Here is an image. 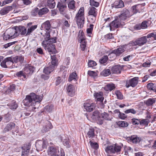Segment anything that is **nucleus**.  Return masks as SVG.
<instances>
[{"label": "nucleus", "mask_w": 156, "mask_h": 156, "mask_svg": "<svg viewBox=\"0 0 156 156\" xmlns=\"http://www.w3.org/2000/svg\"><path fill=\"white\" fill-rule=\"evenodd\" d=\"M115 88V85L113 83L108 84L105 87V89L106 91H111Z\"/></svg>", "instance_id": "31"}, {"label": "nucleus", "mask_w": 156, "mask_h": 156, "mask_svg": "<svg viewBox=\"0 0 156 156\" xmlns=\"http://www.w3.org/2000/svg\"><path fill=\"white\" fill-rule=\"evenodd\" d=\"M6 62H8V64H6L7 68L10 67L13 63L12 58L11 57H9L6 58Z\"/></svg>", "instance_id": "38"}, {"label": "nucleus", "mask_w": 156, "mask_h": 156, "mask_svg": "<svg viewBox=\"0 0 156 156\" xmlns=\"http://www.w3.org/2000/svg\"><path fill=\"white\" fill-rule=\"evenodd\" d=\"M75 20L78 27L80 28L83 27L84 23V7H81L75 17Z\"/></svg>", "instance_id": "3"}, {"label": "nucleus", "mask_w": 156, "mask_h": 156, "mask_svg": "<svg viewBox=\"0 0 156 156\" xmlns=\"http://www.w3.org/2000/svg\"><path fill=\"white\" fill-rule=\"evenodd\" d=\"M15 124L13 122H11L8 124L4 129V131L5 132H8L14 128Z\"/></svg>", "instance_id": "24"}, {"label": "nucleus", "mask_w": 156, "mask_h": 156, "mask_svg": "<svg viewBox=\"0 0 156 156\" xmlns=\"http://www.w3.org/2000/svg\"><path fill=\"white\" fill-rule=\"evenodd\" d=\"M108 59V56L107 55H105L99 60V62L101 64H104L107 62Z\"/></svg>", "instance_id": "43"}, {"label": "nucleus", "mask_w": 156, "mask_h": 156, "mask_svg": "<svg viewBox=\"0 0 156 156\" xmlns=\"http://www.w3.org/2000/svg\"><path fill=\"white\" fill-rule=\"evenodd\" d=\"M50 37V34L49 32H46L44 35H43V37L44 39L42 43V44L43 46L46 47L47 46L46 42L48 41Z\"/></svg>", "instance_id": "26"}, {"label": "nucleus", "mask_w": 156, "mask_h": 156, "mask_svg": "<svg viewBox=\"0 0 156 156\" xmlns=\"http://www.w3.org/2000/svg\"><path fill=\"white\" fill-rule=\"evenodd\" d=\"M138 80L139 77H135L130 79L126 80V86L127 88L130 86L135 87L138 83Z\"/></svg>", "instance_id": "8"}, {"label": "nucleus", "mask_w": 156, "mask_h": 156, "mask_svg": "<svg viewBox=\"0 0 156 156\" xmlns=\"http://www.w3.org/2000/svg\"><path fill=\"white\" fill-rule=\"evenodd\" d=\"M88 74L90 76L95 77L97 75V73L93 71H88Z\"/></svg>", "instance_id": "61"}, {"label": "nucleus", "mask_w": 156, "mask_h": 156, "mask_svg": "<svg viewBox=\"0 0 156 156\" xmlns=\"http://www.w3.org/2000/svg\"><path fill=\"white\" fill-rule=\"evenodd\" d=\"M90 5L91 6H94L97 7L98 6L99 3L98 2L95 1L94 0H90Z\"/></svg>", "instance_id": "54"}, {"label": "nucleus", "mask_w": 156, "mask_h": 156, "mask_svg": "<svg viewBox=\"0 0 156 156\" xmlns=\"http://www.w3.org/2000/svg\"><path fill=\"white\" fill-rule=\"evenodd\" d=\"M124 6V2L122 0L116 1L111 5V7L112 8H114L116 9H118L122 8Z\"/></svg>", "instance_id": "13"}, {"label": "nucleus", "mask_w": 156, "mask_h": 156, "mask_svg": "<svg viewBox=\"0 0 156 156\" xmlns=\"http://www.w3.org/2000/svg\"><path fill=\"white\" fill-rule=\"evenodd\" d=\"M48 11V10L47 8H44L38 10V14L39 16H41L47 13Z\"/></svg>", "instance_id": "33"}, {"label": "nucleus", "mask_w": 156, "mask_h": 156, "mask_svg": "<svg viewBox=\"0 0 156 156\" xmlns=\"http://www.w3.org/2000/svg\"><path fill=\"white\" fill-rule=\"evenodd\" d=\"M33 71V68L32 66H30L26 67L25 69L24 73L26 74H31Z\"/></svg>", "instance_id": "32"}, {"label": "nucleus", "mask_w": 156, "mask_h": 156, "mask_svg": "<svg viewBox=\"0 0 156 156\" xmlns=\"http://www.w3.org/2000/svg\"><path fill=\"white\" fill-rule=\"evenodd\" d=\"M38 9L37 8H36L32 11L31 12V15L33 16H35L37 14H38Z\"/></svg>", "instance_id": "57"}, {"label": "nucleus", "mask_w": 156, "mask_h": 156, "mask_svg": "<svg viewBox=\"0 0 156 156\" xmlns=\"http://www.w3.org/2000/svg\"><path fill=\"white\" fill-rule=\"evenodd\" d=\"M13 61L16 63H17L19 62H20V63H22L23 62L24 60V57L22 56H16L13 58H12Z\"/></svg>", "instance_id": "29"}, {"label": "nucleus", "mask_w": 156, "mask_h": 156, "mask_svg": "<svg viewBox=\"0 0 156 156\" xmlns=\"http://www.w3.org/2000/svg\"><path fill=\"white\" fill-rule=\"evenodd\" d=\"M87 42L85 41H81V44L80 47L81 48V50L82 51L85 50V48L86 47V44Z\"/></svg>", "instance_id": "56"}, {"label": "nucleus", "mask_w": 156, "mask_h": 156, "mask_svg": "<svg viewBox=\"0 0 156 156\" xmlns=\"http://www.w3.org/2000/svg\"><path fill=\"white\" fill-rule=\"evenodd\" d=\"M122 67L120 65L115 66L111 68V71L113 73L119 74L120 73Z\"/></svg>", "instance_id": "22"}, {"label": "nucleus", "mask_w": 156, "mask_h": 156, "mask_svg": "<svg viewBox=\"0 0 156 156\" xmlns=\"http://www.w3.org/2000/svg\"><path fill=\"white\" fill-rule=\"evenodd\" d=\"M52 126L50 122H48L47 125L45 126V127L44 129V131L46 132L49 129L52 128Z\"/></svg>", "instance_id": "51"}, {"label": "nucleus", "mask_w": 156, "mask_h": 156, "mask_svg": "<svg viewBox=\"0 0 156 156\" xmlns=\"http://www.w3.org/2000/svg\"><path fill=\"white\" fill-rule=\"evenodd\" d=\"M103 73L105 76H107L111 73L110 70L109 69L104 70L103 71Z\"/></svg>", "instance_id": "59"}, {"label": "nucleus", "mask_w": 156, "mask_h": 156, "mask_svg": "<svg viewBox=\"0 0 156 156\" xmlns=\"http://www.w3.org/2000/svg\"><path fill=\"white\" fill-rule=\"evenodd\" d=\"M16 29L17 32L19 33V35L20 33L21 35H24L27 34V29L24 26H19V27H16Z\"/></svg>", "instance_id": "18"}, {"label": "nucleus", "mask_w": 156, "mask_h": 156, "mask_svg": "<svg viewBox=\"0 0 156 156\" xmlns=\"http://www.w3.org/2000/svg\"><path fill=\"white\" fill-rule=\"evenodd\" d=\"M115 93L118 98L120 99H123V96L119 91H116Z\"/></svg>", "instance_id": "62"}, {"label": "nucleus", "mask_w": 156, "mask_h": 156, "mask_svg": "<svg viewBox=\"0 0 156 156\" xmlns=\"http://www.w3.org/2000/svg\"><path fill=\"white\" fill-rule=\"evenodd\" d=\"M94 25L92 24H90L89 28H88L87 30V32L88 35V36L90 37Z\"/></svg>", "instance_id": "39"}, {"label": "nucleus", "mask_w": 156, "mask_h": 156, "mask_svg": "<svg viewBox=\"0 0 156 156\" xmlns=\"http://www.w3.org/2000/svg\"><path fill=\"white\" fill-rule=\"evenodd\" d=\"M11 37V39L14 38L19 35V33L17 32L16 27L15 29L10 28L6 31Z\"/></svg>", "instance_id": "11"}, {"label": "nucleus", "mask_w": 156, "mask_h": 156, "mask_svg": "<svg viewBox=\"0 0 156 156\" xmlns=\"http://www.w3.org/2000/svg\"><path fill=\"white\" fill-rule=\"evenodd\" d=\"M124 25V22H122V20L117 17V19L113 21L109 24L110 30H114L115 28H117Z\"/></svg>", "instance_id": "6"}, {"label": "nucleus", "mask_w": 156, "mask_h": 156, "mask_svg": "<svg viewBox=\"0 0 156 156\" xmlns=\"http://www.w3.org/2000/svg\"><path fill=\"white\" fill-rule=\"evenodd\" d=\"M11 109H16L18 107L17 104H16L15 101H13L11 103L8 104Z\"/></svg>", "instance_id": "40"}, {"label": "nucleus", "mask_w": 156, "mask_h": 156, "mask_svg": "<svg viewBox=\"0 0 156 156\" xmlns=\"http://www.w3.org/2000/svg\"><path fill=\"white\" fill-rule=\"evenodd\" d=\"M130 47L128 43L127 44L120 46L117 49L113 50V52L115 54L116 56H119L125 51V49H127V50H133V48Z\"/></svg>", "instance_id": "5"}, {"label": "nucleus", "mask_w": 156, "mask_h": 156, "mask_svg": "<svg viewBox=\"0 0 156 156\" xmlns=\"http://www.w3.org/2000/svg\"><path fill=\"white\" fill-rule=\"evenodd\" d=\"M3 38L4 40H7L11 38L10 36L6 31L4 34Z\"/></svg>", "instance_id": "64"}, {"label": "nucleus", "mask_w": 156, "mask_h": 156, "mask_svg": "<svg viewBox=\"0 0 156 156\" xmlns=\"http://www.w3.org/2000/svg\"><path fill=\"white\" fill-rule=\"evenodd\" d=\"M156 101V98H149L144 102L146 106H152L153 104H155Z\"/></svg>", "instance_id": "17"}, {"label": "nucleus", "mask_w": 156, "mask_h": 156, "mask_svg": "<svg viewBox=\"0 0 156 156\" xmlns=\"http://www.w3.org/2000/svg\"><path fill=\"white\" fill-rule=\"evenodd\" d=\"M77 76V74L76 73H71L69 76V81H71L73 80H75Z\"/></svg>", "instance_id": "47"}, {"label": "nucleus", "mask_w": 156, "mask_h": 156, "mask_svg": "<svg viewBox=\"0 0 156 156\" xmlns=\"http://www.w3.org/2000/svg\"><path fill=\"white\" fill-rule=\"evenodd\" d=\"M57 7L61 14L62 15L66 14L65 10L66 8V4L58 2Z\"/></svg>", "instance_id": "14"}, {"label": "nucleus", "mask_w": 156, "mask_h": 156, "mask_svg": "<svg viewBox=\"0 0 156 156\" xmlns=\"http://www.w3.org/2000/svg\"><path fill=\"white\" fill-rule=\"evenodd\" d=\"M122 147L118 144H115L112 145H109L107 146L105 149V151L108 153L115 154H117L120 153Z\"/></svg>", "instance_id": "4"}, {"label": "nucleus", "mask_w": 156, "mask_h": 156, "mask_svg": "<svg viewBox=\"0 0 156 156\" xmlns=\"http://www.w3.org/2000/svg\"><path fill=\"white\" fill-rule=\"evenodd\" d=\"M101 117L102 119L109 120H110V118L109 117V115L106 112L101 114Z\"/></svg>", "instance_id": "37"}, {"label": "nucleus", "mask_w": 156, "mask_h": 156, "mask_svg": "<svg viewBox=\"0 0 156 156\" xmlns=\"http://www.w3.org/2000/svg\"><path fill=\"white\" fill-rule=\"evenodd\" d=\"M48 50L49 52H52L54 51L55 49V45L54 44H51L48 45L47 46Z\"/></svg>", "instance_id": "46"}, {"label": "nucleus", "mask_w": 156, "mask_h": 156, "mask_svg": "<svg viewBox=\"0 0 156 156\" xmlns=\"http://www.w3.org/2000/svg\"><path fill=\"white\" fill-rule=\"evenodd\" d=\"M147 87L149 90H154L155 89V85L153 83H151L147 85Z\"/></svg>", "instance_id": "48"}, {"label": "nucleus", "mask_w": 156, "mask_h": 156, "mask_svg": "<svg viewBox=\"0 0 156 156\" xmlns=\"http://www.w3.org/2000/svg\"><path fill=\"white\" fill-rule=\"evenodd\" d=\"M133 56L132 55H128L124 57L123 58V60L126 61H129L133 58Z\"/></svg>", "instance_id": "63"}, {"label": "nucleus", "mask_w": 156, "mask_h": 156, "mask_svg": "<svg viewBox=\"0 0 156 156\" xmlns=\"http://www.w3.org/2000/svg\"><path fill=\"white\" fill-rule=\"evenodd\" d=\"M53 109V105H47L44 108V109L45 110V111L49 112H51L52 111Z\"/></svg>", "instance_id": "50"}, {"label": "nucleus", "mask_w": 156, "mask_h": 156, "mask_svg": "<svg viewBox=\"0 0 156 156\" xmlns=\"http://www.w3.org/2000/svg\"><path fill=\"white\" fill-rule=\"evenodd\" d=\"M68 7L70 9H73L75 8V2L74 1L72 0L68 4Z\"/></svg>", "instance_id": "45"}, {"label": "nucleus", "mask_w": 156, "mask_h": 156, "mask_svg": "<svg viewBox=\"0 0 156 156\" xmlns=\"http://www.w3.org/2000/svg\"><path fill=\"white\" fill-rule=\"evenodd\" d=\"M31 146V144L30 143H27L26 144L24 147H23V150L28 151H29Z\"/></svg>", "instance_id": "55"}, {"label": "nucleus", "mask_w": 156, "mask_h": 156, "mask_svg": "<svg viewBox=\"0 0 156 156\" xmlns=\"http://www.w3.org/2000/svg\"><path fill=\"white\" fill-rule=\"evenodd\" d=\"M91 118L96 121L98 124L101 125L103 123V119H101V114L98 111H95L94 112Z\"/></svg>", "instance_id": "9"}, {"label": "nucleus", "mask_w": 156, "mask_h": 156, "mask_svg": "<svg viewBox=\"0 0 156 156\" xmlns=\"http://www.w3.org/2000/svg\"><path fill=\"white\" fill-rule=\"evenodd\" d=\"M37 27V25H35L29 27L27 29L26 35H29Z\"/></svg>", "instance_id": "34"}, {"label": "nucleus", "mask_w": 156, "mask_h": 156, "mask_svg": "<svg viewBox=\"0 0 156 156\" xmlns=\"http://www.w3.org/2000/svg\"><path fill=\"white\" fill-rule=\"evenodd\" d=\"M95 129L94 128H90L87 133L86 137L89 138H93L95 136L94 133Z\"/></svg>", "instance_id": "23"}, {"label": "nucleus", "mask_w": 156, "mask_h": 156, "mask_svg": "<svg viewBox=\"0 0 156 156\" xmlns=\"http://www.w3.org/2000/svg\"><path fill=\"white\" fill-rule=\"evenodd\" d=\"M83 106L84 108L87 112H91L95 108V105L93 103H85Z\"/></svg>", "instance_id": "12"}, {"label": "nucleus", "mask_w": 156, "mask_h": 156, "mask_svg": "<svg viewBox=\"0 0 156 156\" xmlns=\"http://www.w3.org/2000/svg\"><path fill=\"white\" fill-rule=\"evenodd\" d=\"M48 153L51 156H59L60 155L59 150L53 147H49Z\"/></svg>", "instance_id": "10"}, {"label": "nucleus", "mask_w": 156, "mask_h": 156, "mask_svg": "<svg viewBox=\"0 0 156 156\" xmlns=\"http://www.w3.org/2000/svg\"><path fill=\"white\" fill-rule=\"evenodd\" d=\"M47 5L51 9L54 8L55 5L54 0H48Z\"/></svg>", "instance_id": "35"}, {"label": "nucleus", "mask_w": 156, "mask_h": 156, "mask_svg": "<svg viewBox=\"0 0 156 156\" xmlns=\"http://www.w3.org/2000/svg\"><path fill=\"white\" fill-rule=\"evenodd\" d=\"M96 63L93 60L89 61L88 64V66L90 67H93L96 66Z\"/></svg>", "instance_id": "58"}, {"label": "nucleus", "mask_w": 156, "mask_h": 156, "mask_svg": "<svg viewBox=\"0 0 156 156\" xmlns=\"http://www.w3.org/2000/svg\"><path fill=\"white\" fill-rule=\"evenodd\" d=\"M153 38L154 40H156V34L153 33H151L147 34V36H144L138 38L135 41H131L129 43L130 47L135 46H141L146 44L147 41V38Z\"/></svg>", "instance_id": "2"}, {"label": "nucleus", "mask_w": 156, "mask_h": 156, "mask_svg": "<svg viewBox=\"0 0 156 156\" xmlns=\"http://www.w3.org/2000/svg\"><path fill=\"white\" fill-rule=\"evenodd\" d=\"M130 139L133 143L135 144L139 143L141 140V138L138 137L136 135L131 136L130 137Z\"/></svg>", "instance_id": "25"}, {"label": "nucleus", "mask_w": 156, "mask_h": 156, "mask_svg": "<svg viewBox=\"0 0 156 156\" xmlns=\"http://www.w3.org/2000/svg\"><path fill=\"white\" fill-rule=\"evenodd\" d=\"M148 23V22L146 21H144L142 22L141 25L142 27V29H145L147 28Z\"/></svg>", "instance_id": "60"}, {"label": "nucleus", "mask_w": 156, "mask_h": 156, "mask_svg": "<svg viewBox=\"0 0 156 156\" xmlns=\"http://www.w3.org/2000/svg\"><path fill=\"white\" fill-rule=\"evenodd\" d=\"M140 120V124L141 125L147 126L149 122V120L147 119H144Z\"/></svg>", "instance_id": "42"}, {"label": "nucleus", "mask_w": 156, "mask_h": 156, "mask_svg": "<svg viewBox=\"0 0 156 156\" xmlns=\"http://www.w3.org/2000/svg\"><path fill=\"white\" fill-rule=\"evenodd\" d=\"M12 8L11 6H9L4 7L0 11V14L1 15H5L8 13L10 11L12 10Z\"/></svg>", "instance_id": "19"}, {"label": "nucleus", "mask_w": 156, "mask_h": 156, "mask_svg": "<svg viewBox=\"0 0 156 156\" xmlns=\"http://www.w3.org/2000/svg\"><path fill=\"white\" fill-rule=\"evenodd\" d=\"M42 98V96H39L35 93H31L29 95L26 96V98L23 100V103L27 106H34L37 104H39Z\"/></svg>", "instance_id": "1"}, {"label": "nucleus", "mask_w": 156, "mask_h": 156, "mask_svg": "<svg viewBox=\"0 0 156 156\" xmlns=\"http://www.w3.org/2000/svg\"><path fill=\"white\" fill-rule=\"evenodd\" d=\"M118 125H119V127H126L128 126L129 124L126 122L120 121L118 122Z\"/></svg>", "instance_id": "41"}, {"label": "nucleus", "mask_w": 156, "mask_h": 156, "mask_svg": "<svg viewBox=\"0 0 156 156\" xmlns=\"http://www.w3.org/2000/svg\"><path fill=\"white\" fill-rule=\"evenodd\" d=\"M47 142L45 140H39V144H41V147H42L43 149L44 148H46V147L47 146Z\"/></svg>", "instance_id": "44"}, {"label": "nucleus", "mask_w": 156, "mask_h": 156, "mask_svg": "<svg viewBox=\"0 0 156 156\" xmlns=\"http://www.w3.org/2000/svg\"><path fill=\"white\" fill-rule=\"evenodd\" d=\"M95 98L98 101L101 102H103L104 98L103 97V93L102 92H100L99 93H95L94 95Z\"/></svg>", "instance_id": "20"}, {"label": "nucleus", "mask_w": 156, "mask_h": 156, "mask_svg": "<svg viewBox=\"0 0 156 156\" xmlns=\"http://www.w3.org/2000/svg\"><path fill=\"white\" fill-rule=\"evenodd\" d=\"M51 64L50 65H51L52 67H53L55 68V66L57 65L58 60L55 55L51 56Z\"/></svg>", "instance_id": "27"}, {"label": "nucleus", "mask_w": 156, "mask_h": 156, "mask_svg": "<svg viewBox=\"0 0 156 156\" xmlns=\"http://www.w3.org/2000/svg\"><path fill=\"white\" fill-rule=\"evenodd\" d=\"M54 69V67H52L51 65H50L49 66L45 67L44 68L43 72L46 74H49L52 72Z\"/></svg>", "instance_id": "28"}, {"label": "nucleus", "mask_w": 156, "mask_h": 156, "mask_svg": "<svg viewBox=\"0 0 156 156\" xmlns=\"http://www.w3.org/2000/svg\"><path fill=\"white\" fill-rule=\"evenodd\" d=\"M88 10L89 15L92 16L95 18L97 14V9L95 7L91 6L89 8Z\"/></svg>", "instance_id": "16"}, {"label": "nucleus", "mask_w": 156, "mask_h": 156, "mask_svg": "<svg viewBox=\"0 0 156 156\" xmlns=\"http://www.w3.org/2000/svg\"><path fill=\"white\" fill-rule=\"evenodd\" d=\"M124 112L126 114L131 113L133 114H135L136 113V111L133 109H129L125 111Z\"/></svg>", "instance_id": "52"}, {"label": "nucleus", "mask_w": 156, "mask_h": 156, "mask_svg": "<svg viewBox=\"0 0 156 156\" xmlns=\"http://www.w3.org/2000/svg\"><path fill=\"white\" fill-rule=\"evenodd\" d=\"M42 28L47 30H49L51 28V24L49 21L47 20L43 23L41 25Z\"/></svg>", "instance_id": "30"}, {"label": "nucleus", "mask_w": 156, "mask_h": 156, "mask_svg": "<svg viewBox=\"0 0 156 156\" xmlns=\"http://www.w3.org/2000/svg\"><path fill=\"white\" fill-rule=\"evenodd\" d=\"M131 121L133 125H138L140 123V120L136 119L133 118L131 120Z\"/></svg>", "instance_id": "53"}, {"label": "nucleus", "mask_w": 156, "mask_h": 156, "mask_svg": "<svg viewBox=\"0 0 156 156\" xmlns=\"http://www.w3.org/2000/svg\"><path fill=\"white\" fill-rule=\"evenodd\" d=\"M89 143L91 147L94 149L96 150L98 148V145L97 143H93L91 140H90V141Z\"/></svg>", "instance_id": "49"}, {"label": "nucleus", "mask_w": 156, "mask_h": 156, "mask_svg": "<svg viewBox=\"0 0 156 156\" xmlns=\"http://www.w3.org/2000/svg\"><path fill=\"white\" fill-rule=\"evenodd\" d=\"M68 94L71 97H72L74 95L75 89L74 86L71 84L68 85L67 89Z\"/></svg>", "instance_id": "15"}, {"label": "nucleus", "mask_w": 156, "mask_h": 156, "mask_svg": "<svg viewBox=\"0 0 156 156\" xmlns=\"http://www.w3.org/2000/svg\"><path fill=\"white\" fill-rule=\"evenodd\" d=\"M133 15L128 10L124 9L121 12V14L118 17L122 21H123L129 18Z\"/></svg>", "instance_id": "7"}, {"label": "nucleus", "mask_w": 156, "mask_h": 156, "mask_svg": "<svg viewBox=\"0 0 156 156\" xmlns=\"http://www.w3.org/2000/svg\"><path fill=\"white\" fill-rule=\"evenodd\" d=\"M78 36L81 41H85L84 33L83 30H80L79 31Z\"/></svg>", "instance_id": "36"}, {"label": "nucleus", "mask_w": 156, "mask_h": 156, "mask_svg": "<svg viewBox=\"0 0 156 156\" xmlns=\"http://www.w3.org/2000/svg\"><path fill=\"white\" fill-rule=\"evenodd\" d=\"M142 7V4H138L133 6L131 8L133 14L139 12V11L141 9Z\"/></svg>", "instance_id": "21"}]
</instances>
